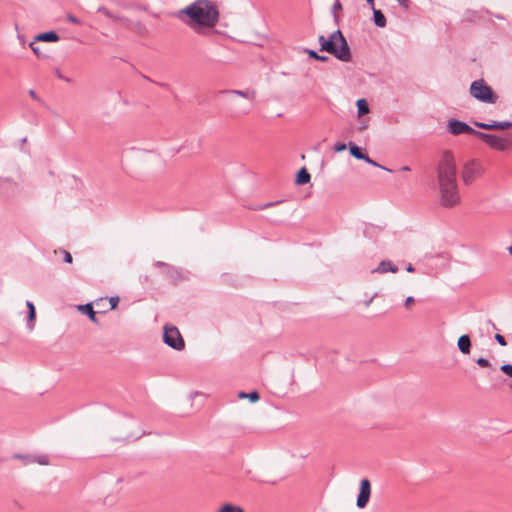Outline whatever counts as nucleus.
<instances>
[{
  "label": "nucleus",
  "mask_w": 512,
  "mask_h": 512,
  "mask_svg": "<svg viewBox=\"0 0 512 512\" xmlns=\"http://www.w3.org/2000/svg\"><path fill=\"white\" fill-rule=\"evenodd\" d=\"M176 17L198 35H209L220 19L217 5L210 0H195L176 13Z\"/></svg>",
  "instance_id": "obj_1"
},
{
  "label": "nucleus",
  "mask_w": 512,
  "mask_h": 512,
  "mask_svg": "<svg viewBox=\"0 0 512 512\" xmlns=\"http://www.w3.org/2000/svg\"><path fill=\"white\" fill-rule=\"evenodd\" d=\"M321 50L326 51L341 61L348 62L351 59L350 49L348 43L340 30L334 31L329 39L323 35L319 37Z\"/></svg>",
  "instance_id": "obj_2"
},
{
  "label": "nucleus",
  "mask_w": 512,
  "mask_h": 512,
  "mask_svg": "<svg viewBox=\"0 0 512 512\" xmlns=\"http://www.w3.org/2000/svg\"><path fill=\"white\" fill-rule=\"evenodd\" d=\"M438 187L457 184L456 163L452 155L444 154L437 170Z\"/></svg>",
  "instance_id": "obj_3"
},
{
  "label": "nucleus",
  "mask_w": 512,
  "mask_h": 512,
  "mask_svg": "<svg viewBox=\"0 0 512 512\" xmlns=\"http://www.w3.org/2000/svg\"><path fill=\"white\" fill-rule=\"evenodd\" d=\"M476 137L495 151L507 152L512 149V138L509 135L488 134L479 131L476 133Z\"/></svg>",
  "instance_id": "obj_4"
},
{
  "label": "nucleus",
  "mask_w": 512,
  "mask_h": 512,
  "mask_svg": "<svg viewBox=\"0 0 512 512\" xmlns=\"http://www.w3.org/2000/svg\"><path fill=\"white\" fill-rule=\"evenodd\" d=\"M470 94L478 101L485 103H495L498 98L492 88L483 79L472 82Z\"/></svg>",
  "instance_id": "obj_5"
},
{
  "label": "nucleus",
  "mask_w": 512,
  "mask_h": 512,
  "mask_svg": "<svg viewBox=\"0 0 512 512\" xmlns=\"http://www.w3.org/2000/svg\"><path fill=\"white\" fill-rule=\"evenodd\" d=\"M485 173V168L478 160L468 161L462 170V180L465 184H471Z\"/></svg>",
  "instance_id": "obj_6"
},
{
  "label": "nucleus",
  "mask_w": 512,
  "mask_h": 512,
  "mask_svg": "<svg viewBox=\"0 0 512 512\" xmlns=\"http://www.w3.org/2000/svg\"><path fill=\"white\" fill-rule=\"evenodd\" d=\"M438 188L440 193V202L444 207L451 208L459 204L460 194L458 184L445 185Z\"/></svg>",
  "instance_id": "obj_7"
},
{
  "label": "nucleus",
  "mask_w": 512,
  "mask_h": 512,
  "mask_svg": "<svg viewBox=\"0 0 512 512\" xmlns=\"http://www.w3.org/2000/svg\"><path fill=\"white\" fill-rule=\"evenodd\" d=\"M164 342L176 350H182L185 342L175 326L166 325L164 327Z\"/></svg>",
  "instance_id": "obj_8"
},
{
  "label": "nucleus",
  "mask_w": 512,
  "mask_h": 512,
  "mask_svg": "<svg viewBox=\"0 0 512 512\" xmlns=\"http://www.w3.org/2000/svg\"><path fill=\"white\" fill-rule=\"evenodd\" d=\"M447 129L453 135L473 134L476 136V133H479V131L474 130L468 124H466L462 121H459V120L449 121L448 125H447Z\"/></svg>",
  "instance_id": "obj_9"
},
{
  "label": "nucleus",
  "mask_w": 512,
  "mask_h": 512,
  "mask_svg": "<svg viewBox=\"0 0 512 512\" xmlns=\"http://www.w3.org/2000/svg\"><path fill=\"white\" fill-rule=\"evenodd\" d=\"M371 496V484L368 479H362L360 481V491L357 497V507L362 509L364 508L370 499Z\"/></svg>",
  "instance_id": "obj_10"
},
{
  "label": "nucleus",
  "mask_w": 512,
  "mask_h": 512,
  "mask_svg": "<svg viewBox=\"0 0 512 512\" xmlns=\"http://www.w3.org/2000/svg\"><path fill=\"white\" fill-rule=\"evenodd\" d=\"M473 124L476 127L485 130H507L512 127V122L508 121H491L489 123L475 121Z\"/></svg>",
  "instance_id": "obj_11"
},
{
  "label": "nucleus",
  "mask_w": 512,
  "mask_h": 512,
  "mask_svg": "<svg viewBox=\"0 0 512 512\" xmlns=\"http://www.w3.org/2000/svg\"><path fill=\"white\" fill-rule=\"evenodd\" d=\"M349 150L352 156H354L357 159L364 160L369 164H372L374 166H378L373 160L369 158L368 155L362 153L361 149L355 145L354 143H349Z\"/></svg>",
  "instance_id": "obj_12"
},
{
  "label": "nucleus",
  "mask_w": 512,
  "mask_h": 512,
  "mask_svg": "<svg viewBox=\"0 0 512 512\" xmlns=\"http://www.w3.org/2000/svg\"><path fill=\"white\" fill-rule=\"evenodd\" d=\"M29 47L38 58L47 59L50 56L49 51L46 48L41 47L39 45V41H36V39L30 42Z\"/></svg>",
  "instance_id": "obj_13"
},
{
  "label": "nucleus",
  "mask_w": 512,
  "mask_h": 512,
  "mask_svg": "<svg viewBox=\"0 0 512 512\" xmlns=\"http://www.w3.org/2000/svg\"><path fill=\"white\" fill-rule=\"evenodd\" d=\"M398 271L397 267L393 265V263L389 260H383L380 262L377 268H375L373 273H386L392 272L396 273Z\"/></svg>",
  "instance_id": "obj_14"
},
{
  "label": "nucleus",
  "mask_w": 512,
  "mask_h": 512,
  "mask_svg": "<svg viewBox=\"0 0 512 512\" xmlns=\"http://www.w3.org/2000/svg\"><path fill=\"white\" fill-rule=\"evenodd\" d=\"M34 39L39 42H57L59 40V36L54 31H49L46 33L38 34Z\"/></svg>",
  "instance_id": "obj_15"
},
{
  "label": "nucleus",
  "mask_w": 512,
  "mask_h": 512,
  "mask_svg": "<svg viewBox=\"0 0 512 512\" xmlns=\"http://www.w3.org/2000/svg\"><path fill=\"white\" fill-rule=\"evenodd\" d=\"M458 347L463 354L470 353L471 341L468 335H462L459 337Z\"/></svg>",
  "instance_id": "obj_16"
},
{
  "label": "nucleus",
  "mask_w": 512,
  "mask_h": 512,
  "mask_svg": "<svg viewBox=\"0 0 512 512\" xmlns=\"http://www.w3.org/2000/svg\"><path fill=\"white\" fill-rule=\"evenodd\" d=\"M78 310L81 313L87 315L92 322L98 323V320L96 318V313L94 312L91 304L79 305Z\"/></svg>",
  "instance_id": "obj_17"
},
{
  "label": "nucleus",
  "mask_w": 512,
  "mask_h": 512,
  "mask_svg": "<svg viewBox=\"0 0 512 512\" xmlns=\"http://www.w3.org/2000/svg\"><path fill=\"white\" fill-rule=\"evenodd\" d=\"M311 179V176L305 167L301 168L296 176V184L304 185L307 184Z\"/></svg>",
  "instance_id": "obj_18"
},
{
  "label": "nucleus",
  "mask_w": 512,
  "mask_h": 512,
  "mask_svg": "<svg viewBox=\"0 0 512 512\" xmlns=\"http://www.w3.org/2000/svg\"><path fill=\"white\" fill-rule=\"evenodd\" d=\"M17 458L24 459L27 462L33 463L36 462L39 465H49V458L46 455H40L36 457H24V456H16Z\"/></svg>",
  "instance_id": "obj_19"
},
{
  "label": "nucleus",
  "mask_w": 512,
  "mask_h": 512,
  "mask_svg": "<svg viewBox=\"0 0 512 512\" xmlns=\"http://www.w3.org/2000/svg\"><path fill=\"white\" fill-rule=\"evenodd\" d=\"M373 16H374V23L378 27L383 28V27L386 26V18H385L384 14L380 10H377V9L373 8Z\"/></svg>",
  "instance_id": "obj_20"
},
{
  "label": "nucleus",
  "mask_w": 512,
  "mask_h": 512,
  "mask_svg": "<svg viewBox=\"0 0 512 512\" xmlns=\"http://www.w3.org/2000/svg\"><path fill=\"white\" fill-rule=\"evenodd\" d=\"M356 106L358 109V117L369 113V106L365 99H358L356 101Z\"/></svg>",
  "instance_id": "obj_21"
},
{
  "label": "nucleus",
  "mask_w": 512,
  "mask_h": 512,
  "mask_svg": "<svg viewBox=\"0 0 512 512\" xmlns=\"http://www.w3.org/2000/svg\"><path fill=\"white\" fill-rule=\"evenodd\" d=\"M232 94H235V95H238V96H241L243 98H246L248 100H254L255 97H256V92L255 90H245V91H241V90H233L231 92Z\"/></svg>",
  "instance_id": "obj_22"
},
{
  "label": "nucleus",
  "mask_w": 512,
  "mask_h": 512,
  "mask_svg": "<svg viewBox=\"0 0 512 512\" xmlns=\"http://www.w3.org/2000/svg\"><path fill=\"white\" fill-rule=\"evenodd\" d=\"M217 512H244V510L239 506L225 503L219 508Z\"/></svg>",
  "instance_id": "obj_23"
},
{
  "label": "nucleus",
  "mask_w": 512,
  "mask_h": 512,
  "mask_svg": "<svg viewBox=\"0 0 512 512\" xmlns=\"http://www.w3.org/2000/svg\"><path fill=\"white\" fill-rule=\"evenodd\" d=\"M238 397L241 398V399L247 398L251 402H257L259 400V398H260L258 392H256V391H253V392L248 393V394H246L245 392H240L238 394Z\"/></svg>",
  "instance_id": "obj_24"
},
{
  "label": "nucleus",
  "mask_w": 512,
  "mask_h": 512,
  "mask_svg": "<svg viewBox=\"0 0 512 512\" xmlns=\"http://www.w3.org/2000/svg\"><path fill=\"white\" fill-rule=\"evenodd\" d=\"M501 371L505 373L508 377L512 378V365L511 364H503L500 367ZM509 387L512 390V382L509 383Z\"/></svg>",
  "instance_id": "obj_25"
},
{
  "label": "nucleus",
  "mask_w": 512,
  "mask_h": 512,
  "mask_svg": "<svg viewBox=\"0 0 512 512\" xmlns=\"http://www.w3.org/2000/svg\"><path fill=\"white\" fill-rule=\"evenodd\" d=\"M415 304V299L413 296H408L406 299H405V302H404V307L406 310H412L413 306Z\"/></svg>",
  "instance_id": "obj_26"
},
{
  "label": "nucleus",
  "mask_w": 512,
  "mask_h": 512,
  "mask_svg": "<svg viewBox=\"0 0 512 512\" xmlns=\"http://www.w3.org/2000/svg\"><path fill=\"white\" fill-rule=\"evenodd\" d=\"M307 53L308 55L311 57V58H314V59H317V60H320V61H326L328 58L326 56H320L319 54H317L315 51L313 50H307Z\"/></svg>",
  "instance_id": "obj_27"
},
{
  "label": "nucleus",
  "mask_w": 512,
  "mask_h": 512,
  "mask_svg": "<svg viewBox=\"0 0 512 512\" xmlns=\"http://www.w3.org/2000/svg\"><path fill=\"white\" fill-rule=\"evenodd\" d=\"M61 253L64 256V261L66 263H72L73 258H72V255L70 254V252H68L67 250H61Z\"/></svg>",
  "instance_id": "obj_28"
},
{
  "label": "nucleus",
  "mask_w": 512,
  "mask_h": 512,
  "mask_svg": "<svg viewBox=\"0 0 512 512\" xmlns=\"http://www.w3.org/2000/svg\"><path fill=\"white\" fill-rule=\"evenodd\" d=\"M35 317H36V311L35 310L29 311L28 321L30 323V326H29L30 329L33 328V322L35 320Z\"/></svg>",
  "instance_id": "obj_29"
},
{
  "label": "nucleus",
  "mask_w": 512,
  "mask_h": 512,
  "mask_svg": "<svg viewBox=\"0 0 512 512\" xmlns=\"http://www.w3.org/2000/svg\"><path fill=\"white\" fill-rule=\"evenodd\" d=\"M109 303H110V309L114 310L117 307L118 303H119V298L118 297H111L109 299Z\"/></svg>",
  "instance_id": "obj_30"
},
{
  "label": "nucleus",
  "mask_w": 512,
  "mask_h": 512,
  "mask_svg": "<svg viewBox=\"0 0 512 512\" xmlns=\"http://www.w3.org/2000/svg\"><path fill=\"white\" fill-rule=\"evenodd\" d=\"M334 150H335V152H338V153L342 152V151L346 150V144H344V143H337L334 146Z\"/></svg>",
  "instance_id": "obj_31"
},
{
  "label": "nucleus",
  "mask_w": 512,
  "mask_h": 512,
  "mask_svg": "<svg viewBox=\"0 0 512 512\" xmlns=\"http://www.w3.org/2000/svg\"><path fill=\"white\" fill-rule=\"evenodd\" d=\"M477 364L481 367H488L490 365L489 361L485 358H478Z\"/></svg>",
  "instance_id": "obj_32"
},
{
  "label": "nucleus",
  "mask_w": 512,
  "mask_h": 512,
  "mask_svg": "<svg viewBox=\"0 0 512 512\" xmlns=\"http://www.w3.org/2000/svg\"><path fill=\"white\" fill-rule=\"evenodd\" d=\"M495 339H496V341H497L500 345H502V346H506V344H507V343H506V340H505V338H504L502 335H500V334H496V335H495Z\"/></svg>",
  "instance_id": "obj_33"
},
{
  "label": "nucleus",
  "mask_w": 512,
  "mask_h": 512,
  "mask_svg": "<svg viewBox=\"0 0 512 512\" xmlns=\"http://www.w3.org/2000/svg\"><path fill=\"white\" fill-rule=\"evenodd\" d=\"M67 20L73 24H79L80 21L72 14L67 15Z\"/></svg>",
  "instance_id": "obj_34"
},
{
  "label": "nucleus",
  "mask_w": 512,
  "mask_h": 512,
  "mask_svg": "<svg viewBox=\"0 0 512 512\" xmlns=\"http://www.w3.org/2000/svg\"><path fill=\"white\" fill-rule=\"evenodd\" d=\"M400 6H402L404 9H408L409 7V0H396Z\"/></svg>",
  "instance_id": "obj_35"
},
{
  "label": "nucleus",
  "mask_w": 512,
  "mask_h": 512,
  "mask_svg": "<svg viewBox=\"0 0 512 512\" xmlns=\"http://www.w3.org/2000/svg\"><path fill=\"white\" fill-rule=\"evenodd\" d=\"M368 123L366 121H362L361 125L358 127V130L363 131L367 129Z\"/></svg>",
  "instance_id": "obj_36"
},
{
  "label": "nucleus",
  "mask_w": 512,
  "mask_h": 512,
  "mask_svg": "<svg viewBox=\"0 0 512 512\" xmlns=\"http://www.w3.org/2000/svg\"><path fill=\"white\" fill-rule=\"evenodd\" d=\"M99 11L103 12L107 17H110V18H114L111 13L105 9V8H100Z\"/></svg>",
  "instance_id": "obj_37"
},
{
  "label": "nucleus",
  "mask_w": 512,
  "mask_h": 512,
  "mask_svg": "<svg viewBox=\"0 0 512 512\" xmlns=\"http://www.w3.org/2000/svg\"><path fill=\"white\" fill-rule=\"evenodd\" d=\"M27 307H28L29 311L35 310L34 304L30 301L27 302Z\"/></svg>",
  "instance_id": "obj_38"
},
{
  "label": "nucleus",
  "mask_w": 512,
  "mask_h": 512,
  "mask_svg": "<svg viewBox=\"0 0 512 512\" xmlns=\"http://www.w3.org/2000/svg\"><path fill=\"white\" fill-rule=\"evenodd\" d=\"M333 8H334V10H340L342 8L341 3L339 1H337L334 4Z\"/></svg>",
  "instance_id": "obj_39"
},
{
  "label": "nucleus",
  "mask_w": 512,
  "mask_h": 512,
  "mask_svg": "<svg viewBox=\"0 0 512 512\" xmlns=\"http://www.w3.org/2000/svg\"><path fill=\"white\" fill-rule=\"evenodd\" d=\"M406 270L407 272L411 273L414 271V267L411 264H409Z\"/></svg>",
  "instance_id": "obj_40"
},
{
  "label": "nucleus",
  "mask_w": 512,
  "mask_h": 512,
  "mask_svg": "<svg viewBox=\"0 0 512 512\" xmlns=\"http://www.w3.org/2000/svg\"><path fill=\"white\" fill-rule=\"evenodd\" d=\"M401 170H402V171H409V170H410V168H409L408 166H403V167L401 168Z\"/></svg>",
  "instance_id": "obj_41"
},
{
  "label": "nucleus",
  "mask_w": 512,
  "mask_h": 512,
  "mask_svg": "<svg viewBox=\"0 0 512 512\" xmlns=\"http://www.w3.org/2000/svg\"><path fill=\"white\" fill-rule=\"evenodd\" d=\"M372 7L374 6V0H366Z\"/></svg>",
  "instance_id": "obj_42"
},
{
  "label": "nucleus",
  "mask_w": 512,
  "mask_h": 512,
  "mask_svg": "<svg viewBox=\"0 0 512 512\" xmlns=\"http://www.w3.org/2000/svg\"><path fill=\"white\" fill-rule=\"evenodd\" d=\"M508 252L512 256V245L508 247Z\"/></svg>",
  "instance_id": "obj_43"
}]
</instances>
